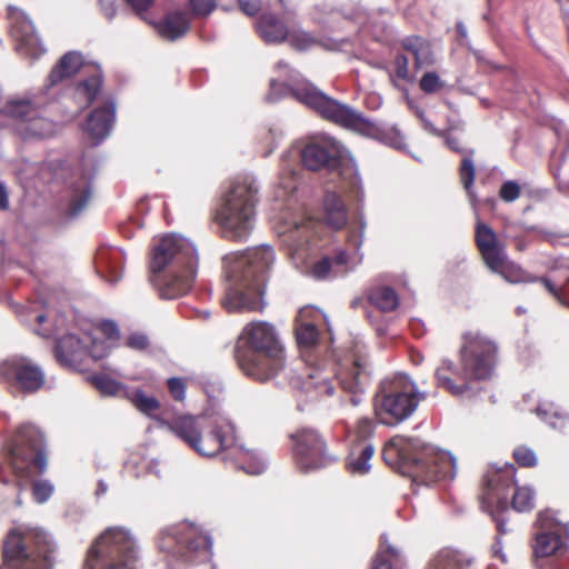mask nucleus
<instances>
[{"label":"nucleus","instance_id":"obj_12","mask_svg":"<svg viewBox=\"0 0 569 569\" xmlns=\"http://www.w3.org/2000/svg\"><path fill=\"white\" fill-rule=\"evenodd\" d=\"M156 545L160 552L189 565L209 561L213 555L211 536L200 526L189 521L161 528Z\"/></svg>","mask_w":569,"mask_h":569},{"label":"nucleus","instance_id":"obj_34","mask_svg":"<svg viewBox=\"0 0 569 569\" xmlns=\"http://www.w3.org/2000/svg\"><path fill=\"white\" fill-rule=\"evenodd\" d=\"M323 219L332 229H341L348 222V210L341 197L332 191L323 197Z\"/></svg>","mask_w":569,"mask_h":569},{"label":"nucleus","instance_id":"obj_49","mask_svg":"<svg viewBox=\"0 0 569 569\" xmlns=\"http://www.w3.org/2000/svg\"><path fill=\"white\" fill-rule=\"evenodd\" d=\"M535 280H538L540 281L543 287L546 288V290L562 306H566L568 307L569 306V302L567 301V299L565 298V287L567 284H569V278L567 279V282L561 286V287H558L550 278H547V277H541V278H538ZM529 281H533V279H530Z\"/></svg>","mask_w":569,"mask_h":569},{"label":"nucleus","instance_id":"obj_62","mask_svg":"<svg viewBox=\"0 0 569 569\" xmlns=\"http://www.w3.org/2000/svg\"><path fill=\"white\" fill-rule=\"evenodd\" d=\"M241 10L248 16H254L259 12L260 0H238Z\"/></svg>","mask_w":569,"mask_h":569},{"label":"nucleus","instance_id":"obj_31","mask_svg":"<svg viewBox=\"0 0 569 569\" xmlns=\"http://www.w3.org/2000/svg\"><path fill=\"white\" fill-rule=\"evenodd\" d=\"M58 130L57 122L41 116V112L24 122L17 123V133L24 141L49 139L54 137Z\"/></svg>","mask_w":569,"mask_h":569},{"label":"nucleus","instance_id":"obj_9","mask_svg":"<svg viewBox=\"0 0 569 569\" xmlns=\"http://www.w3.org/2000/svg\"><path fill=\"white\" fill-rule=\"evenodd\" d=\"M2 552L8 569H53L58 558L52 536L29 525H17L9 530Z\"/></svg>","mask_w":569,"mask_h":569},{"label":"nucleus","instance_id":"obj_5","mask_svg":"<svg viewBox=\"0 0 569 569\" xmlns=\"http://www.w3.org/2000/svg\"><path fill=\"white\" fill-rule=\"evenodd\" d=\"M388 465L398 463L413 482L431 485L443 479H453L457 461L451 452L425 445L419 439L396 436L382 451Z\"/></svg>","mask_w":569,"mask_h":569},{"label":"nucleus","instance_id":"obj_60","mask_svg":"<svg viewBox=\"0 0 569 569\" xmlns=\"http://www.w3.org/2000/svg\"><path fill=\"white\" fill-rule=\"evenodd\" d=\"M136 14L143 18V14L152 6L153 0H124Z\"/></svg>","mask_w":569,"mask_h":569},{"label":"nucleus","instance_id":"obj_6","mask_svg":"<svg viewBox=\"0 0 569 569\" xmlns=\"http://www.w3.org/2000/svg\"><path fill=\"white\" fill-rule=\"evenodd\" d=\"M313 315L319 316L317 311L305 308L299 311L296 319V339L305 367L300 372L298 367L286 372L292 388L305 392L310 400L332 396L335 391L331 381L332 370L325 369L327 362L322 359L319 331L310 319Z\"/></svg>","mask_w":569,"mask_h":569},{"label":"nucleus","instance_id":"obj_51","mask_svg":"<svg viewBox=\"0 0 569 569\" xmlns=\"http://www.w3.org/2000/svg\"><path fill=\"white\" fill-rule=\"evenodd\" d=\"M513 458L521 467H533L537 465L535 451L528 447L520 446L513 450Z\"/></svg>","mask_w":569,"mask_h":569},{"label":"nucleus","instance_id":"obj_4","mask_svg":"<svg viewBox=\"0 0 569 569\" xmlns=\"http://www.w3.org/2000/svg\"><path fill=\"white\" fill-rule=\"evenodd\" d=\"M198 270V252L180 234L156 240L151 251V282L163 299H176L190 291Z\"/></svg>","mask_w":569,"mask_h":569},{"label":"nucleus","instance_id":"obj_61","mask_svg":"<svg viewBox=\"0 0 569 569\" xmlns=\"http://www.w3.org/2000/svg\"><path fill=\"white\" fill-rule=\"evenodd\" d=\"M426 43V41L419 37H408L402 40V47L412 53V56Z\"/></svg>","mask_w":569,"mask_h":569},{"label":"nucleus","instance_id":"obj_37","mask_svg":"<svg viewBox=\"0 0 569 569\" xmlns=\"http://www.w3.org/2000/svg\"><path fill=\"white\" fill-rule=\"evenodd\" d=\"M81 64L82 57L80 53L73 51L67 52L51 70L48 77L49 83L47 89L72 77L80 69Z\"/></svg>","mask_w":569,"mask_h":569},{"label":"nucleus","instance_id":"obj_42","mask_svg":"<svg viewBox=\"0 0 569 569\" xmlns=\"http://www.w3.org/2000/svg\"><path fill=\"white\" fill-rule=\"evenodd\" d=\"M126 398L142 413L152 415L160 407L159 401L153 397L147 395L141 389H128L126 391Z\"/></svg>","mask_w":569,"mask_h":569},{"label":"nucleus","instance_id":"obj_13","mask_svg":"<svg viewBox=\"0 0 569 569\" xmlns=\"http://www.w3.org/2000/svg\"><path fill=\"white\" fill-rule=\"evenodd\" d=\"M139 550L126 527L106 529L88 550L84 569H137Z\"/></svg>","mask_w":569,"mask_h":569},{"label":"nucleus","instance_id":"obj_7","mask_svg":"<svg viewBox=\"0 0 569 569\" xmlns=\"http://www.w3.org/2000/svg\"><path fill=\"white\" fill-rule=\"evenodd\" d=\"M497 345L479 331H468L462 336L460 367L445 359L436 369L437 386L452 396H462L470 389L468 380L489 379L495 369Z\"/></svg>","mask_w":569,"mask_h":569},{"label":"nucleus","instance_id":"obj_45","mask_svg":"<svg viewBox=\"0 0 569 569\" xmlns=\"http://www.w3.org/2000/svg\"><path fill=\"white\" fill-rule=\"evenodd\" d=\"M397 557V549L388 543L386 536H381V546L372 560L371 569H392V560Z\"/></svg>","mask_w":569,"mask_h":569},{"label":"nucleus","instance_id":"obj_64","mask_svg":"<svg viewBox=\"0 0 569 569\" xmlns=\"http://www.w3.org/2000/svg\"><path fill=\"white\" fill-rule=\"evenodd\" d=\"M142 466L146 469L147 473L153 475L157 478L161 476L160 462L157 459H143Z\"/></svg>","mask_w":569,"mask_h":569},{"label":"nucleus","instance_id":"obj_18","mask_svg":"<svg viewBox=\"0 0 569 569\" xmlns=\"http://www.w3.org/2000/svg\"><path fill=\"white\" fill-rule=\"evenodd\" d=\"M539 531L533 545L535 559H551L550 557L562 552L569 540V526L557 519V513L546 510L537 519Z\"/></svg>","mask_w":569,"mask_h":569},{"label":"nucleus","instance_id":"obj_54","mask_svg":"<svg viewBox=\"0 0 569 569\" xmlns=\"http://www.w3.org/2000/svg\"><path fill=\"white\" fill-rule=\"evenodd\" d=\"M109 352V349L104 341L98 340L92 336V340L89 342L88 347V361L93 360L97 361L103 357H106Z\"/></svg>","mask_w":569,"mask_h":569},{"label":"nucleus","instance_id":"obj_53","mask_svg":"<svg viewBox=\"0 0 569 569\" xmlns=\"http://www.w3.org/2000/svg\"><path fill=\"white\" fill-rule=\"evenodd\" d=\"M520 186L513 180L505 181L499 190V196L505 202L516 201L520 197Z\"/></svg>","mask_w":569,"mask_h":569},{"label":"nucleus","instance_id":"obj_47","mask_svg":"<svg viewBox=\"0 0 569 569\" xmlns=\"http://www.w3.org/2000/svg\"><path fill=\"white\" fill-rule=\"evenodd\" d=\"M287 39L292 48L300 51L311 48L316 42L310 33L298 28L288 29Z\"/></svg>","mask_w":569,"mask_h":569},{"label":"nucleus","instance_id":"obj_16","mask_svg":"<svg viewBox=\"0 0 569 569\" xmlns=\"http://www.w3.org/2000/svg\"><path fill=\"white\" fill-rule=\"evenodd\" d=\"M336 377L341 389L349 393L348 399L340 400L339 415L343 418L348 416L349 405L358 407L362 402L370 383L371 372L367 357L355 351L339 361Z\"/></svg>","mask_w":569,"mask_h":569},{"label":"nucleus","instance_id":"obj_40","mask_svg":"<svg viewBox=\"0 0 569 569\" xmlns=\"http://www.w3.org/2000/svg\"><path fill=\"white\" fill-rule=\"evenodd\" d=\"M369 301L383 312H390L399 306V297L396 290L388 286H379L370 290Z\"/></svg>","mask_w":569,"mask_h":569},{"label":"nucleus","instance_id":"obj_21","mask_svg":"<svg viewBox=\"0 0 569 569\" xmlns=\"http://www.w3.org/2000/svg\"><path fill=\"white\" fill-rule=\"evenodd\" d=\"M92 179L87 170L77 169L64 180L61 202L68 217L77 218L89 204L93 194Z\"/></svg>","mask_w":569,"mask_h":569},{"label":"nucleus","instance_id":"obj_19","mask_svg":"<svg viewBox=\"0 0 569 569\" xmlns=\"http://www.w3.org/2000/svg\"><path fill=\"white\" fill-rule=\"evenodd\" d=\"M475 241L485 264L492 272L501 274L511 282L523 280L522 278H513L508 274L515 267L509 263L505 244L498 239V236L489 224L480 220L477 221Z\"/></svg>","mask_w":569,"mask_h":569},{"label":"nucleus","instance_id":"obj_38","mask_svg":"<svg viewBox=\"0 0 569 569\" xmlns=\"http://www.w3.org/2000/svg\"><path fill=\"white\" fill-rule=\"evenodd\" d=\"M467 557L458 550L441 549L432 559L430 569H468Z\"/></svg>","mask_w":569,"mask_h":569},{"label":"nucleus","instance_id":"obj_11","mask_svg":"<svg viewBox=\"0 0 569 569\" xmlns=\"http://www.w3.org/2000/svg\"><path fill=\"white\" fill-rule=\"evenodd\" d=\"M258 186L251 177L234 181L217 211V221L224 238L244 240L254 227Z\"/></svg>","mask_w":569,"mask_h":569},{"label":"nucleus","instance_id":"obj_1","mask_svg":"<svg viewBox=\"0 0 569 569\" xmlns=\"http://www.w3.org/2000/svg\"><path fill=\"white\" fill-rule=\"evenodd\" d=\"M276 72L278 76L270 80V90L267 96L269 101L276 102L292 96L322 118L341 127L379 140L397 150L406 148L405 137L396 126L365 118L361 112L321 92L284 61L276 64Z\"/></svg>","mask_w":569,"mask_h":569},{"label":"nucleus","instance_id":"obj_29","mask_svg":"<svg viewBox=\"0 0 569 569\" xmlns=\"http://www.w3.org/2000/svg\"><path fill=\"white\" fill-rule=\"evenodd\" d=\"M124 253L120 248L102 247L96 254V269L109 283H117L123 274Z\"/></svg>","mask_w":569,"mask_h":569},{"label":"nucleus","instance_id":"obj_63","mask_svg":"<svg viewBox=\"0 0 569 569\" xmlns=\"http://www.w3.org/2000/svg\"><path fill=\"white\" fill-rule=\"evenodd\" d=\"M101 331L110 339L118 338L120 335L118 325L112 320H104L101 322Z\"/></svg>","mask_w":569,"mask_h":569},{"label":"nucleus","instance_id":"obj_8","mask_svg":"<svg viewBox=\"0 0 569 569\" xmlns=\"http://www.w3.org/2000/svg\"><path fill=\"white\" fill-rule=\"evenodd\" d=\"M234 357L249 378L266 382L286 370L284 350L272 325L264 321L248 323L238 338Z\"/></svg>","mask_w":569,"mask_h":569},{"label":"nucleus","instance_id":"obj_56","mask_svg":"<svg viewBox=\"0 0 569 569\" xmlns=\"http://www.w3.org/2000/svg\"><path fill=\"white\" fill-rule=\"evenodd\" d=\"M186 382L181 378H170L168 380L169 392L177 401H182L186 398Z\"/></svg>","mask_w":569,"mask_h":569},{"label":"nucleus","instance_id":"obj_52","mask_svg":"<svg viewBox=\"0 0 569 569\" xmlns=\"http://www.w3.org/2000/svg\"><path fill=\"white\" fill-rule=\"evenodd\" d=\"M53 485L47 480L34 481L32 485L33 498L37 502H46L53 493Z\"/></svg>","mask_w":569,"mask_h":569},{"label":"nucleus","instance_id":"obj_32","mask_svg":"<svg viewBox=\"0 0 569 569\" xmlns=\"http://www.w3.org/2000/svg\"><path fill=\"white\" fill-rule=\"evenodd\" d=\"M299 183L300 178L297 169L288 161V154H283L278 183L273 191L274 200L290 203L296 196Z\"/></svg>","mask_w":569,"mask_h":569},{"label":"nucleus","instance_id":"obj_46","mask_svg":"<svg viewBox=\"0 0 569 569\" xmlns=\"http://www.w3.org/2000/svg\"><path fill=\"white\" fill-rule=\"evenodd\" d=\"M535 506V491L530 487L516 488L512 497V508L518 512L530 511Z\"/></svg>","mask_w":569,"mask_h":569},{"label":"nucleus","instance_id":"obj_28","mask_svg":"<svg viewBox=\"0 0 569 569\" xmlns=\"http://www.w3.org/2000/svg\"><path fill=\"white\" fill-rule=\"evenodd\" d=\"M116 118V103L110 100L104 106L96 108L88 117L84 124V132L97 146L111 132Z\"/></svg>","mask_w":569,"mask_h":569},{"label":"nucleus","instance_id":"obj_24","mask_svg":"<svg viewBox=\"0 0 569 569\" xmlns=\"http://www.w3.org/2000/svg\"><path fill=\"white\" fill-rule=\"evenodd\" d=\"M92 340L89 332L68 333L59 338L54 356L60 366L71 370H83L88 365V347Z\"/></svg>","mask_w":569,"mask_h":569},{"label":"nucleus","instance_id":"obj_44","mask_svg":"<svg viewBox=\"0 0 569 569\" xmlns=\"http://www.w3.org/2000/svg\"><path fill=\"white\" fill-rule=\"evenodd\" d=\"M341 176L347 183L350 193L355 194L358 202L363 200L365 193L362 189L361 178L355 163H348L343 167Z\"/></svg>","mask_w":569,"mask_h":569},{"label":"nucleus","instance_id":"obj_2","mask_svg":"<svg viewBox=\"0 0 569 569\" xmlns=\"http://www.w3.org/2000/svg\"><path fill=\"white\" fill-rule=\"evenodd\" d=\"M168 429L199 456L212 458L219 453L248 475L257 476L268 467L267 457L247 448L236 425L224 416L181 415L167 422Z\"/></svg>","mask_w":569,"mask_h":569},{"label":"nucleus","instance_id":"obj_17","mask_svg":"<svg viewBox=\"0 0 569 569\" xmlns=\"http://www.w3.org/2000/svg\"><path fill=\"white\" fill-rule=\"evenodd\" d=\"M515 473V466L506 463L502 468L490 470L486 475L481 507L492 516L499 533H506L508 529L507 523L496 516L495 509L497 511L507 509L509 492L516 485Z\"/></svg>","mask_w":569,"mask_h":569},{"label":"nucleus","instance_id":"obj_26","mask_svg":"<svg viewBox=\"0 0 569 569\" xmlns=\"http://www.w3.org/2000/svg\"><path fill=\"white\" fill-rule=\"evenodd\" d=\"M50 103L47 89L38 92H26L9 98L1 107L0 112L14 119L18 123L37 116Z\"/></svg>","mask_w":569,"mask_h":569},{"label":"nucleus","instance_id":"obj_15","mask_svg":"<svg viewBox=\"0 0 569 569\" xmlns=\"http://www.w3.org/2000/svg\"><path fill=\"white\" fill-rule=\"evenodd\" d=\"M313 226V221L309 219L293 220L279 230V236L288 248L289 256L297 269L316 280H326L332 273V260L328 256H323L317 261L310 260Z\"/></svg>","mask_w":569,"mask_h":569},{"label":"nucleus","instance_id":"obj_3","mask_svg":"<svg viewBox=\"0 0 569 569\" xmlns=\"http://www.w3.org/2000/svg\"><path fill=\"white\" fill-rule=\"evenodd\" d=\"M273 262V249L266 244L224 256L228 284L222 299L223 308L229 312L261 310L267 276Z\"/></svg>","mask_w":569,"mask_h":569},{"label":"nucleus","instance_id":"obj_55","mask_svg":"<svg viewBox=\"0 0 569 569\" xmlns=\"http://www.w3.org/2000/svg\"><path fill=\"white\" fill-rule=\"evenodd\" d=\"M415 68L417 70L433 63L430 46L426 42L415 54Z\"/></svg>","mask_w":569,"mask_h":569},{"label":"nucleus","instance_id":"obj_41","mask_svg":"<svg viewBox=\"0 0 569 569\" xmlns=\"http://www.w3.org/2000/svg\"><path fill=\"white\" fill-rule=\"evenodd\" d=\"M536 412L552 429L563 430L569 425V416L561 412L552 402H542L537 407Z\"/></svg>","mask_w":569,"mask_h":569},{"label":"nucleus","instance_id":"obj_57","mask_svg":"<svg viewBox=\"0 0 569 569\" xmlns=\"http://www.w3.org/2000/svg\"><path fill=\"white\" fill-rule=\"evenodd\" d=\"M126 345L131 349L142 351L149 347V339L142 332H132L127 338Z\"/></svg>","mask_w":569,"mask_h":569},{"label":"nucleus","instance_id":"obj_50","mask_svg":"<svg viewBox=\"0 0 569 569\" xmlns=\"http://www.w3.org/2000/svg\"><path fill=\"white\" fill-rule=\"evenodd\" d=\"M419 86L425 93L430 94L441 90L445 87V82L436 72L429 71L421 77Z\"/></svg>","mask_w":569,"mask_h":569},{"label":"nucleus","instance_id":"obj_35","mask_svg":"<svg viewBox=\"0 0 569 569\" xmlns=\"http://www.w3.org/2000/svg\"><path fill=\"white\" fill-rule=\"evenodd\" d=\"M257 30L268 43H280L287 40L288 28L274 13H263L258 20Z\"/></svg>","mask_w":569,"mask_h":569},{"label":"nucleus","instance_id":"obj_59","mask_svg":"<svg viewBox=\"0 0 569 569\" xmlns=\"http://www.w3.org/2000/svg\"><path fill=\"white\" fill-rule=\"evenodd\" d=\"M373 421L369 418H361L359 421H358V426H357V435L359 438L366 440L367 438H369L372 432H373Z\"/></svg>","mask_w":569,"mask_h":569},{"label":"nucleus","instance_id":"obj_30","mask_svg":"<svg viewBox=\"0 0 569 569\" xmlns=\"http://www.w3.org/2000/svg\"><path fill=\"white\" fill-rule=\"evenodd\" d=\"M367 222L361 212H358L356 226L350 229L347 239L348 248L339 250L335 256L336 266H352L360 261V248L363 242Z\"/></svg>","mask_w":569,"mask_h":569},{"label":"nucleus","instance_id":"obj_23","mask_svg":"<svg viewBox=\"0 0 569 569\" xmlns=\"http://www.w3.org/2000/svg\"><path fill=\"white\" fill-rule=\"evenodd\" d=\"M417 114L420 118V120L422 122V127L426 131H428L429 133H431L433 136L442 137L445 139L446 146L450 150L462 154V160H461V164L459 168L460 180L463 184L465 190L468 193L471 206L476 207L477 196L472 188L473 182H475V177H476V168H475V163H473V150L461 149L459 140L457 138L450 136L448 130L441 131V130L437 129L432 124V122L429 121L425 117V113L422 111H418Z\"/></svg>","mask_w":569,"mask_h":569},{"label":"nucleus","instance_id":"obj_25","mask_svg":"<svg viewBox=\"0 0 569 569\" xmlns=\"http://www.w3.org/2000/svg\"><path fill=\"white\" fill-rule=\"evenodd\" d=\"M341 144L333 139L326 138L321 141L308 143L301 150L302 164L311 170L333 169L339 163Z\"/></svg>","mask_w":569,"mask_h":569},{"label":"nucleus","instance_id":"obj_14","mask_svg":"<svg viewBox=\"0 0 569 569\" xmlns=\"http://www.w3.org/2000/svg\"><path fill=\"white\" fill-rule=\"evenodd\" d=\"M425 393L419 392L415 381L406 373H399L381 383L375 396V413L380 423L397 426L408 419L417 409Z\"/></svg>","mask_w":569,"mask_h":569},{"label":"nucleus","instance_id":"obj_36","mask_svg":"<svg viewBox=\"0 0 569 569\" xmlns=\"http://www.w3.org/2000/svg\"><path fill=\"white\" fill-rule=\"evenodd\" d=\"M375 448L370 442L355 446L347 457L346 467L351 475L363 476L371 469L370 460Z\"/></svg>","mask_w":569,"mask_h":569},{"label":"nucleus","instance_id":"obj_27","mask_svg":"<svg viewBox=\"0 0 569 569\" xmlns=\"http://www.w3.org/2000/svg\"><path fill=\"white\" fill-rule=\"evenodd\" d=\"M12 371L17 385L26 392H34L44 383V373L40 367L31 360L21 358L12 359L3 363L2 370Z\"/></svg>","mask_w":569,"mask_h":569},{"label":"nucleus","instance_id":"obj_48","mask_svg":"<svg viewBox=\"0 0 569 569\" xmlns=\"http://www.w3.org/2000/svg\"><path fill=\"white\" fill-rule=\"evenodd\" d=\"M217 8V0H189V9L194 18H207Z\"/></svg>","mask_w":569,"mask_h":569},{"label":"nucleus","instance_id":"obj_10","mask_svg":"<svg viewBox=\"0 0 569 569\" xmlns=\"http://www.w3.org/2000/svg\"><path fill=\"white\" fill-rule=\"evenodd\" d=\"M43 435L33 425L21 426L7 445L9 466L0 463V481L19 487L32 479L33 469L43 473L47 460L42 451Z\"/></svg>","mask_w":569,"mask_h":569},{"label":"nucleus","instance_id":"obj_39","mask_svg":"<svg viewBox=\"0 0 569 569\" xmlns=\"http://www.w3.org/2000/svg\"><path fill=\"white\" fill-rule=\"evenodd\" d=\"M102 86V79L99 74H93L77 84L74 98L80 109L89 107Z\"/></svg>","mask_w":569,"mask_h":569},{"label":"nucleus","instance_id":"obj_20","mask_svg":"<svg viewBox=\"0 0 569 569\" xmlns=\"http://www.w3.org/2000/svg\"><path fill=\"white\" fill-rule=\"evenodd\" d=\"M296 465L303 472H310L328 466L332 458L326 451V443L319 433L309 428L292 435Z\"/></svg>","mask_w":569,"mask_h":569},{"label":"nucleus","instance_id":"obj_43","mask_svg":"<svg viewBox=\"0 0 569 569\" xmlns=\"http://www.w3.org/2000/svg\"><path fill=\"white\" fill-rule=\"evenodd\" d=\"M91 383L103 396L126 397L129 388L111 379L107 375H96L90 378Z\"/></svg>","mask_w":569,"mask_h":569},{"label":"nucleus","instance_id":"obj_58","mask_svg":"<svg viewBox=\"0 0 569 569\" xmlns=\"http://www.w3.org/2000/svg\"><path fill=\"white\" fill-rule=\"evenodd\" d=\"M409 59L405 54H398L395 59L396 74L398 78L412 81L408 70Z\"/></svg>","mask_w":569,"mask_h":569},{"label":"nucleus","instance_id":"obj_33","mask_svg":"<svg viewBox=\"0 0 569 569\" xmlns=\"http://www.w3.org/2000/svg\"><path fill=\"white\" fill-rule=\"evenodd\" d=\"M163 39L174 41L182 38L190 29V18L182 11L169 12L164 19L154 24Z\"/></svg>","mask_w":569,"mask_h":569},{"label":"nucleus","instance_id":"obj_22","mask_svg":"<svg viewBox=\"0 0 569 569\" xmlns=\"http://www.w3.org/2000/svg\"><path fill=\"white\" fill-rule=\"evenodd\" d=\"M8 18L19 54L37 59L46 52L32 21L24 11L18 7L8 6Z\"/></svg>","mask_w":569,"mask_h":569}]
</instances>
